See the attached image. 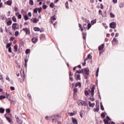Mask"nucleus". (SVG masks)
<instances>
[{"label":"nucleus","mask_w":124,"mask_h":124,"mask_svg":"<svg viewBox=\"0 0 124 124\" xmlns=\"http://www.w3.org/2000/svg\"><path fill=\"white\" fill-rule=\"evenodd\" d=\"M94 89H95L94 86H93L91 88V90H88V91L87 90L84 91V93L85 95H86L87 96H88V95L92 96L90 97V100H91V101H94V98L93 97L94 95Z\"/></svg>","instance_id":"f257e3e1"},{"label":"nucleus","mask_w":124,"mask_h":124,"mask_svg":"<svg viewBox=\"0 0 124 124\" xmlns=\"http://www.w3.org/2000/svg\"><path fill=\"white\" fill-rule=\"evenodd\" d=\"M78 104L79 106H87V102L84 101H79L78 102Z\"/></svg>","instance_id":"f03ea898"},{"label":"nucleus","mask_w":124,"mask_h":124,"mask_svg":"<svg viewBox=\"0 0 124 124\" xmlns=\"http://www.w3.org/2000/svg\"><path fill=\"white\" fill-rule=\"evenodd\" d=\"M109 28L111 29H116L117 28V23L112 22L109 24Z\"/></svg>","instance_id":"7ed1b4c3"},{"label":"nucleus","mask_w":124,"mask_h":124,"mask_svg":"<svg viewBox=\"0 0 124 124\" xmlns=\"http://www.w3.org/2000/svg\"><path fill=\"white\" fill-rule=\"evenodd\" d=\"M106 119H104V123L105 124H111L109 121H111V118L109 117L108 116H107Z\"/></svg>","instance_id":"20e7f679"},{"label":"nucleus","mask_w":124,"mask_h":124,"mask_svg":"<svg viewBox=\"0 0 124 124\" xmlns=\"http://www.w3.org/2000/svg\"><path fill=\"white\" fill-rule=\"evenodd\" d=\"M16 122L18 123V124H23V120L19 118V117H18V116L16 115Z\"/></svg>","instance_id":"39448f33"},{"label":"nucleus","mask_w":124,"mask_h":124,"mask_svg":"<svg viewBox=\"0 0 124 124\" xmlns=\"http://www.w3.org/2000/svg\"><path fill=\"white\" fill-rule=\"evenodd\" d=\"M112 44L113 46H115V45H116V44H118V41L116 39V38H114L113 40L111 41Z\"/></svg>","instance_id":"423d86ee"},{"label":"nucleus","mask_w":124,"mask_h":124,"mask_svg":"<svg viewBox=\"0 0 124 124\" xmlns=\"http://www.w3.org/2000/svg\"><path fill=\"white\" fill-rule=\"evenodd\" d=\"M23 31H25L26 34H31V31H30V29L28 28H23Z\"/></svg>","instance_id":"0eeeda50"},{"label":"nucleus","mask_w":124,"mask_h":124,"mask_svg":"<svg viewBox=\"0 0 124 124\" xmlns=\"http://www.w3.org/2000/svg\"><path fill=\"white\" fill-rule=\"evenodd\" d=\"M12 30L14 31H16V30H18V28H17V23H13L12 27Z\"/></svg>","instance_id":"6e6552de"},{"label":"nucleus","mask_w":124,"mask_h":124,"mask_svg":"<svg viewBox=\"0 0 124 124\" xmlns=\"http://www.w3.org/2000/svg\"><path fill=\"white\" fill-rule=\"evenodd\" d=\"M84 72L86 75H89L90 74V69L89 68H85L84 69Z\"/></svg>","instance_id":"1a4fd4ad"},{"label":"nucleus","mask_w":124,"mask_h":124,"mask_svg":"<svg viewBox=\"0 0 124 124\" xmlns=\"http://www.w3.org/2000/svg\"><path fill=\"white\" fill-rule=\"evenodd\" d=\"M76 87H79V88H81L82 86V84L81 83V82H78L76 83L75 85Z\"/></svg>","instance_id":"9d476101"},{"label":"nucleus","mask_w":124,"mask_h":124,"mask_svg":"<svg viewBox=\"0 0 124 124\" xmlns=\"http://www.w3.org/2000/svg\"><path fill=\"white\" fill-rule=\"evenodd\" d=\"M34 31H40V32H42V31H41L38 27H34Z\"/></svg>","instance_id":"9b49d317"},{"label":"nucleus","mask_w":124,"mask_h":124,"mask_svg":"<svg viewBox=\"0 0 124 124\" xmlns=\"http://www.w3.org/2000/svg\"><path fill=\"white\" fill-rule=\"evenodd\" d=\"M37 40H38V39L36 37H33L32 38V42H33V43H36V42H37Z\"/></svg>","instance_id":"f8f14e48"},{"label":"nucleus","mask_w":124,"mask_h":124,"mask_svg":"<svg viewBox=\"0 0 124 124\" xmlns=\"http://www.w3.org/2000/svg\"><path fill=\"white\" fill-rule=\"evenodd\" d=\"M104 48V44H102L101 46H100L98 47V50L99 51H102L103 50V48Z\"/></svg>","instance_id":"ddd939ff"},{"label":"nucleus","mask_w":124,"mask_h":124,"mask_svg":"<svg viewBox=\"0 0 124 124\" xmlns=\"http://www.w3.org/2000/svg\"><path fill=\"white\" fill-rule=\"evenodd\" d=\"M49 119H51L52 120L53 122H54V121H55V120H57V116L55 115H52V116L49 117Z\"/></svg>","instance_id":"4468645a"},{"label":"nucleus","mask_w":124,"mask_h":124,"mask_svg":"<svg viewBox=\"0 0 124 124\" xmlns=\"http://www.w3.org/2000/svg\"><path fill=\"white\" fill-rule=\"evenodd\" d=\"M89 105L90 107H92V108H93V107H94L95 104L92 103L90 101H89Z\"/></svg>","instance_id":"2eb2a0df"},{"label":"nucleus","mask_w":124,"mask_h":124,"mask_svg":"<svg viewBox=\"0 0 124 124\" xmlns=\"http://www.w3.org/2000/svg\"><path fill=\"white\" fill-rule=\"evenodd\" d=\"M82 19L83 20V22H84L85 24H89V23H90V21H89V20H87L86 18H82Z\"/></svg>","instance_id":"dca6fc26"},{"label":"nucleus","mask_w":124,"mask_h":124,"mask_svg":"<svg viewBox=\"0 0 124 124\" xmlns=\"http://www.w3.org/2000/svg\"><path fill=\"white\" fill-rule=\"evenodd\" d=\"M68 114L69 116H74L76 114V112L74 111V112H68Z\"/></svg>","instance_id":"f3484780"},{"label":"nucleus","mask_w":124,"mask_h":124,"mask_svg":"<svg viewBox=\"0 0 124 124\" xmlns=\"http://www.w3.org/2000/svg\"><path fill=\"white\" fill-rule=\"evenodd\" d=\"M4 111H5V110L3 108H0V114H3V113H4Z\"/></svg>","instance_id":"a211bd4d"},{"label":"nucleus","mask_w":124,"mask_h":124,"mask_svg":"<svg viewBox=\"0 0 124 124\" xmlns=\"http://www.w3.org/2000/svg\"><path fill=\"white\" fill-rule=\"evenodd\" d=\"M6 119L7 121H8V123H11V122H12V119H11L9 117H6Z\"/></svg>","instance_id":"6ab92c4d"},{"label":"nucleus","mask_w":124,"mask_h":124,"mask_svg":"<svg viewBox=\"0 0 124 124\" xmlns=\"http://www.w3.org/2000/svg\"><path fill=\"white\" fill-rule=\"evenodd\" d=\"M72 122L74 124H78V123L77 122V120H76V119L75 118H73Z\"/></svg>","instance_id":"aec40b11"},{"label":"nucleus","mask_w":124,"mask_h":124,"mask_svg":"<svg viewBox=\"0 0 124 124\" xmlns=\"http://www.w3.org/2000/svg\"><path fill=\"white\" fill-rule=\"evenodd\" d=\"M14 49L15 50V52H17L18 51V46L17 45H16L14 46Z\"/></svg>","instance_id":"412c9836"},{"label":"nucleus","mask_w":124,"mask_h":124,"mask_svg":"<svg viewBox=\"0 0 124 124\" xmlns=\"http://www.w3.org/2000/svg\"><path fill=\"white\" fill-rule=\"evenodd\" d=\"M100 108L102 111H104V107H103V105H102V102L100 103Z\"/></svg>","instance_id":"4be33fe9"},{"label":"nucleus","mask_w":124,"mask_h":124,"mask_svg":"<svg viewBox=\"0 0 124 124\" xmlns=\"http://www.w3.org/2000/svg\"><path fill=\"white\" fill-rule=\"evenodd\" d=\"M65 5L66 9H69V6H68V1H66L65 2Z\"/></svg>","instance_id":"5701e85b"},{"label":"nucleus","mask_w":124,"mask_h":124,"mask_svg":"<svg viewBox=\"0 0 124 124\" xmlns=\"http://www.w3.org/2000/svg\"><path fill=\"white\" fill-rule=\"evenodd\" d=\"M44 38H45V35L44 34H42L40 35V39H41L42 40L44 39Z\"/></svg>","instance_id":"b1692460"},{"label":"nucleus","mask_w":124,"mask_h":124,"mask_svg":"<svg viewBox=\"0 0 124 124\" xmlns=\"http://www.w3.org/2000/svg\"><path fill=\"white\" fill-rule=\"evenodd\" d=\"M38 21H39V19H37V18H34L33 20H32V21L34 23H37L38 22Z\"/></svg>","instance_id":"393cba45"},{"label":"nucleus","mask_w":124,"mask_h":124,"mask_svg":"<svg viewBox=\"0 0 124 124\" xmlns=\"http://www.w3.org/2000/svg\"><path fill=\"white\" fill-rule=\"evenodd\" d=\"M94 112H98V111H99V107L97 106V107H96V108L94 109Z\"/></svg>","instance_id":"a878e982"},{"label":"nucleus","mask_w":124,"mask_h":124,"mask_svg":"<svg viewBox=\"0 0 124 124\" xmlns=\"http://www.w3.org/2000/svg\"><path fill=\"white\" fill-rule=\"evenodd\" d=\"M11 24H12V21H11V20H9L7 22V26H11Z\"/></svg>","instance_id":"bb28decb"},{"label":"nucleus","mask_w":124,"mask_h":124,"mask_svg":"<svg viewBox=\"0 0 124 124\" xmlns=\"http://www.w3.org/2000/svg\"><path fill=\"white\" fill-rule=\"evenodd\" d=\"M55 6V4H54V3H50L49 4V7H51V8H54V7Z\"/></svg>","instance_id":"cd10ccee"},{"label":"nucleus","mask_w":124,"mask_h":124,"mask_svg":"<svg viewBox=\"0 0 124 124\" xmlns=\"http://www.w3.org/2000/svg\"><path fill=\"white\" fill-rule=\"evenodd\" d=\"M101 117L102 119H104L105 118V113L104 112H103L101 114Z\"/></svg>","instance_id":"c85d7f7f"},{"label":"nucleus","mask_w":124,"mask_h":124,"mask_svg":"<svg viewBox=\"0 0 124 124\" xmlns=\"http://www.w3.org/2000/svg\"><path fill=\"white\" fill-rule=\"evenodd\" d=\"M96 23V19H94L91 21V24L93 25L94 24H95Z\"/></svg>","instance_id":"c756f323"},{"label":"nucleus","mask_w":124,"mask_h":124,"mask_svg":"<svg viewBox=\"0 0 124 124\" xmlns=\"http://www.w3.org/2000/svg\"><path fill=\"white\" fill-rule=\"evenodd\" d=\"M77 81H78V80H80L81 79V77H80V75H77V78H76Z\"/></svg>","instance_id":"7c9ffc66"},{"label":"nucleus","mask_w":124,"mask_h":124,"mask_svg":"<svg viewBox=\"0 0 124 124\" xmlns=\"http://www.w3.org/2000/svg\"><path fill=\"white\" fill-rule=\"evenodd\" d=\"M87 28L88 30L89 29H91V28H92V25H91V23H90V22L87 23Z\"/></svg>","instance_id":"2f4dec72"},{"label":"nucleus","mask_w":124,"mask_h":124,"mask_svg":"<svg viewBox=\"0 0 124 124\" xmlns=\"http://www.w3.org/2000/svg\"><path fill=\"white\" fill-rule=\"evenodd\" d=\"M12 20H13V22H17V19H16V17L13 16L12 18Z\"/></svg>","instance_id":"473e14b6"},{"label":"nucleus","mask_w":124,"mask_h":124,"mask_svg":"<svg viewBox=\"0 0 124 124\" xmlns=\"http://www.w3.org/2000/svg\"><path fill=\"white\" fill-rule=\"evenodd\" d=\"M120 7L121 8L124 7V2H121L120 4Z\"/></svg>","instance_id":"72a5a7b5"},{"label":"nucleus","mask_w":124,"mask_h":124,"mask_svg":"<svg viewBox=\"0 0 124 124\" xmlns=\"http://www.w3.org/2000/svg\"><path fill=\"white\" fill-rule=\"evenodd\" d=\"M43 9L44 10H45L46 9H47V5L46 4H44L43 5Z\"/></svg>","instance_id":"f704fd0d"},{"label":"nucleus","mask_w":124,"mask_h":124,"mask_svg":"<svg viewBox=\"0 0 124 124\" xmlns=\"http://www.w3.org/2000/svg\"><path fill=\"white\" fill-rule=\"evenodd\" d=\"M88 23H84L83 27L84 28V29H87V28H88V25L87 24Z\"/></svg>","instance_id":"c9c22d12"},{"label":"nucleus","mask_w":124,"mask_h":124,"mask_svg":"<svg viewBox=\"0 0 124 124\" xmlns=\"http://www.w3.org/2000/svg\"><path fill=\"white\" fill-rule=\"evenodd\" d=\"M83 39H86V37H87V34L86 33H83Z\"/></svg>","instance_id":"e433bc0d"},{"label":"nucleus","mask_w":124,"mask_h":124,"mask_svg":"<svg viewBox=\"0 0 124 124\" xmlns=\"http://www.w3.org/2000/svg\"><path fill=\"white\" fill-rule=\"evenodd\" d=\"M31 52V50L27 49L26 50L25 53L26 54H27V55H28V54H29V53Z\"/></svg>","instance_id":"4c0bfd02"},{"label":"nucleus","mask_w":124,"mask_h":124,"mask_svg":"<svg viewBox=\"0 0 124 124\" xmlns=\"http://www.w3.org/2000/svg\"><path fill=\"white\" fill-rule=\"evenodd\" d=\"M15 35L16 37L18 36L19 35V31H16L15 32Z\"/></svg>","instance_id":"58836bf2"},{"label":"nucleus","mask_w":124,"mask_h":124,"mask_svg":"<svg viewBox=\"0 0 124 124\" xmlns=\"http://www.w3.org/2000/svg\"><path fill=\"white\" fill-rule=\"evenodd\" d=\"M10 46H11V45L10 44V43H8L6 45V47L7 48H11Z\"/></svg>","instance_id":"ea45409f"},{"label":"nucleus","mask_w":124,"mask_h":124,"mask_svg":"<svg viewBox=\"0 0 124 124\" xmlns=\"http://www.w3.org/2000/svg\"><path fill=\"white\" fill-rule=\"evenodd\" d=\"M29 17L27 15H25L24 16V19L25 20V21H27V20H29Z\"/></svg>","instance_id":"a19ab883"},{"label":"nucleus","mask_w":124,"mask_h":124,"mask_svg":"<svg viewBox=\"0 0 124 124\" xmlns=\"http://www.w3.org/2000/svg\"><path fill=\"white\" fill-rule=\"evenodd\" d=\"M29 3L31 4V5H33V0H30Z\"/></svg>","instance_id":"79ce46f5"},{"label":"nucleus","mask_w":124,"mask_h":124,"mask_svg":"<svg viewBox=\"0 0 124 124\" xmlns=\"http://www.w3.org/2000/svg\"><path fill=\"white\" fill-rule=\"evenodd\" d=\"M51 19H52V20H53V21H56V20H57V18H56V16H51Z\"/></svg>","instance_id":"37998d69"},{"label":"nucleus","mask_w":124,"mask_h":124,"mask_svg":"<svg viewBox=\"0 0 124 124\" xmlns=\"http://www.w3.org/2000/svg\"><path fill=\"white\" fill-rule=\"evenodd\" d=\"M5 98H6V97L4 95L0 96V100H1V99H4Z\"/></svg>","instance_id":"c03bdc74"},{"label":"nucleus","mask_w":124,"mask_h":124,"mask_svg":"<svg viewBox=\"0 0 124 124\" xmlns=\"http://www.w3.org/2000/svg\"><path fill=\"white\" fill-rule=\"evenodd\" d=\"M111 18H115V15H114L113 13H111L110 14Z\"/></svg>","instance_id":"a18cd8bd"},{"label":"nucleus","mask_w":124,"mask_h":124,"mask_svg":"<svg viewBox=\"0 0 124 124\" xmlns=\"http://www.w3.org/2000/svg\"><path fill=\"white\" fill-rule=\"evenodd\" d=\"M12 3V2L10 0H9L7 2V4H8V5H11Z\"/></svg>","instance_id":"49530a36"},{"label":"nucleus","mask_w":124,"mask_h":124,"mask_svg":"<svg viewBox=\"0 0 124 124\" xmlns=\"http://www.w3.org/2000/svg\"><path fill=\"white\" fill-rule=\"evenodd\" d=\"M102 17H107V13L106 11H105L104 14L102 15Z\"/></svg>","instance_id":"de8ad7c7"},{"label":"nucleus","mask_w":124,"mask_h":124,"mask_svg":"<svg viewBox=\"0 0 124 124\" xmlns=\"http://www.w3.org/2000/svg\"><path fill=\"white\" fill-rule=\"evenodd\" d=\"M78 92V90H77V88H74V93H76Z\"/></svg>","instance_id":"09e8293b"},{"label":"nucleus","mask_w":124,"mask_h":124,"mask_svg":"<svg viewBox=\"0 0 124 124\" xmlns=\"http://www.w3.org/2000/svg\"><path fill=\"white\" fill-rule=\"evenodd\" d=\"M99 15H103L102 13V11H101V10H99Z\"/></svg>","instance_id":"8fccbe9b"},{"label":"nucleus","mask_w":124,"mask_h":124,"mask_svg":"<svg viewBox=\"0 0 124 124\" xmlns=\"http://www.w3.org/2000/svg\"><path fill=\"white\" fill-rule=\"evenodd\" d=\"M6 113H10V112H11L10 109H9V108L6 109Z\"/></svg>","instance_id":"3c124183"},{"label":"nucleus","mask_w":124,"mask_h":124,"mask_svg":"<svg viewBox=\"0 0 124 124\" xmlns=\"http://www.w3.org/2000/svg\"><path fill=\"white\" fill-rule=\"evenodd\" d=\"M17 18L18 19H22V15H18Z\"/></svg>","instance_id":"603ef678"},{"label":"nucleus","mask_w":124,"mask_h":124,"mask_svg":"<svg viewBox=\"0 0 124 124\" xmlns=\"http://www.w3.org/2000/svg\"><path fill=\"white\" fill-rule=\"evenodd\" d=\"M92 58L93 57H92V55H91V54H89L88 55V57H87L88 59H92Z\"/></svg>","instance_id":"864d4df0"},{"label":"nucleus","mask_w":124,"mask_h":124,"mask_svg":"<svg viewBox=\"0 0 124 124\" xmlns=\"http://www.w3.org/2000/svg\"><path fill=\"white\" fill-rule=\"evenodd\" d=\"M10 90H11V91H14L15 90V88H14V87L11 86L10 87Z\"/></svg>","instance_id":"5fc2aeb1"},{"label":"nucleus","mask_w":124,"mask_h":124,"mask_svg":"<svg viewBox=\"0 0 124 124\" xmlns=\"http://www.w3.org/2000/svg\"><path fill=\"white\" fill-rule=\"evenodd\" d=\"M23 75H22V78H23V80H25V74H24V71H23Z\"/></svg>","instance_id":"6e6d98bb"},{"label":"nucleus","mask_w":124,"mask_h":124,"mask_svg":"<svg viewBox=\"0 0 124 124\" xmlns=\"http://www.w3.org/2000/svg\"><path fill=\"white\" fill-rule=\"evenodd\" d=\"M9 53H12V50H11V47H9L8 49Z\"/></svg>","instance_id":"4d7b16f0"},{"label":"nucleus","mask_w":124,"mask_h":124,"mask_svg":"<svg viewBox=\"0 0 124 124\" xmlns=\"http://www.w3.org/2000/svg\"><path fill=\"white\" fill-rule=\"evenodd\" d=\"M6 94H7V98H8V99H9L10 100V97H9V94H8L7 93H6Z\"/></svg>","instance_id":"13d9d810"},{"label":"nucleus","mask_w":124,"mask_h":124,"mask_svg":"<svg viewBox=\"0 0 124 124\" xmlns=\"http://www.w3.org/2000/svg\"><path fill=\"white\" fill-rule=\"evenodd\" d=\"M34 13H37V8H35L34 9Z\"/></svg>","instance_id":"bf43d9fd"},{"label":"nucleus","mask_w":124,"mask_h":124,"mask_svg":"<svg viewBox=\"0 0 124 124\" xmlns=\"http://www.w3.org/2000/svg\"><path fill=\"white\" fill-rule=\"evenodd\" d=\"M104 7L103 6V5L102 4H100V8H101V9H103Z\"/></svg>","instance_id":"052dcab7"},{"label":"nucleus","mask_w":124,"mask_h":124,"mask_svg":"<svg viewBox=\"0 0 124 124\" xmlns=\"http://www.w3.org/2000/svg\"><path fill=\"white\" fill-rule=\"evenodd\" d=\"M42 11V8H40L39 9V10H38V13H41V11Z\"/></svg>","instance_id":"680f3d73"},{"label":"nucleus","mask_w":124,"mask_h":124,"mask_svg":"<svg viewBox=\"0 0 124 124\" xmlns=\"http://www.w3.org/2000/svg\"><path fill=\"white\" fill-rule=\"evenodd\" d=\"M6 79L9 81V82H10V79L9 78L8 76L7 77V78H6Z\"/></svg>","instance_id":"e2e57ef3"},{"label":"nucleus","mask_w":124,"mask_h":124,"mask_svg":"<svg viewBox=\"0 0 124 124\" xmlns=\"http://www.w3.org/2000/svg\"><path fill=\"white\" fill-rule=\"evenodd\" d=\"M28 16H29V17H31V13L29 12L28 13Z\"/></svg>","instance_id":"0e129e2a"},{"label":"nucleus","mask_w":124,"mask_h":124,"mask_svg":"<svg viewBox=\"0 0 124 124\" xmlns=\"http://www.w3.org/2000/svg\"><path fill=\"white\" fill-rule=\"evenodd\" d=\"M45 119L46 120V121L49 120V116H46Z\"/></svg>","instance_id":"69168bd1"},{"label":"nucleus","mask_w":124,"mask_h":124,"mask_svg":"<svg viewBox=\"0 0 124 124\" xmlns=\"http://www.w3.org/2000/svg\"><path fill=\"white\" fill-rule=\"evenodd\" d=\"M80 116L81 118H83V113H82V111L80 112Z\"/></svg>","instance_id":"338daca9"},{"label":"nucleus","mask_w":124,"mask_h":124,"mask_svg":"<svg viewBox=\"0 0 124 124\" xmlns=\"http://www.w3.org/2000/svg\"><path fill=\"white\" fill-rule=\"evenodd\" d=\"M84 73V70L82 69L81 71H79V73Z\"/></svg>","instance_id":"774afa93"}]
</instances>
